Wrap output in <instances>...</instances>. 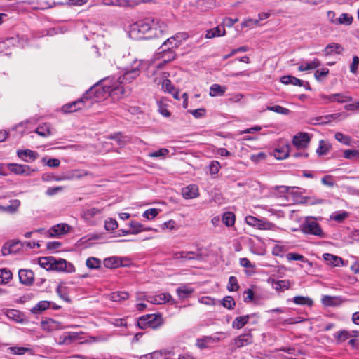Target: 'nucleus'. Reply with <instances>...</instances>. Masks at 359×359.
Here are the masks:
<instances>
[{"label": "nucleus", "instance_id": "680f3d73", "mask_svg": "<svg viewBox=\"0 0 359 359\" xmlns=\"http://www.w3.org/2000/svg\"><path fill=\"white\" fill-rule=\"evenodd\" d=\"M220 168V164L217 161H212L209 165V171L211 175H216L218 173Z\"/></svg>", "mask_w": 359, "mask_h": 359}, {"label": "nucleus", "instance_id": "473e14b6", "mask_svg": "<svg viewBox=\"0 0 359 359\" xmlns=\"http://www.w3.org/2000/svg\"><path fill=\"white\" fill-rule=\"evenodd\" d=\"M292 302L298 305H306L309 307L312 306L313 304V301L308 297L303 296H296L293 298Z\"/></svg>", "mask_w": 359, "mask_h": 359}, {"label": "nucleus", "instance_id": "20e7f679", "mask_svg": "<svg viewBox=\"0 0 359 359\" xmlns=\"http://www.w3.org/2000/svg\"><path fill=\"white\" fill-rule=\"evenodd\" d=\"M163 318L159 314H147L141 316L137 320V326L140 329L151 327L157 329L163 324Z\"/></svg>", "mask_w": 359, "mask_h": 359}, {"label": "nucleus", "instance_id": "6e6552de", "mask_svg": "<svg viewBox=\"0 0 359 359\" xmlns=\"http://www.w3.org/2000/svg\"><path fill=\"white\" fill-rule=\"evenodd\" d=\"M85 107H87V104L83 96L82 97L78 99L77 100L63 105L62 107V111L65 114L72 113L75 112Z\"/></svg>", "mask_w": 359, "mask_h": 359}, {"label": "nucleus", "instance_id": "58836bf2", "mask_svg": "<svg viewBox=\"0 0 359 359\" xmlns=\"http://www.w3.org/2000/svg\"><path fill=\"white\" fill-rule=\"evenodd\" d=\"M348 217V213L344 210L334 212L330 215L332 220L341 222Z\"/></svg>", "mask_w": 359, "mask_h": 359}, {"label": "nucleus", "instance_id": "49530a36", "mask_svg": "<svg viewBox=\"0 0 359 359\" xmlns=\"http://www.w3.org/2000/svg\"><path fill=\"white\" fill-rule=\"evenodd\" d=\"M266 110L283 115H288L290 113V111L288 109L283 107L280 105L269 106L266 107Z\"/></svg>", "mask_w": 359, "mask_h": 359}, {"label": "nucleus", "instance_id": "2f4dec72", "mask_svg": "<svg viewBox=\"0 0 359 359\" xmlns=\"http://www.w3.org/2000/svg\"><path fill=\"white\" fill-rule=\"evenodd\" d=\"M235 215L231 212H226L223 214L222 222L228 227H231L235 224Z\"/></svg>", "mask_w": 359, "mask_h": 359}, {"label": "nucleus", "instance_id": "39448f33", "mask_svg": "<svg viewBox=\"0 0 359 359\" xmlns=\"http://www.w3.org/2000/svg\"><path fill=\"white\" fill-rule=\"evenodd\" d=\"M245 220L249 226L255 227L260 230H273L275 227V225L273 223L266 219H260L251 215L246 216Z\"/></svg>", "mask_w": 359, "mask_h": 359}, {"label": "nucleus", "instance_id": "c9c22d12", "mask_svg": "<svg viewBox=\"0 0 359 359\" xmlns=\"http://www.w3.org/2000/svg\"><path fill=\"white\" fill-rule=\"evenodd\" d=\"M51 302L49 301H40L34 307L32 308V312L33 313H38L41 311H45L50 308Z\"/></svg>", "mask_w": 359, "mask_h": 359}, {"label": "nucleus", "instance_id": "69168bd1", "mask_svg": "<svg viewBox=\"0 0 359 359\" xmlns=\"http://www.w3.org/2000/svg\"><path fill=\"white\" fill-rule=\"evenodd\" d=\"M286 257L289 261H291V260L302 261V262L306 261V259L303 255L297 254V253L290 252V253H288L286 255Z\"/></svg>", "mask_w": 359, "mask_h": 359}, {"label": "nucleus", "instance_id": "052dcab7", "mask_svg": "<svg viewBox=\"0 0 359 359\" xmlns=\"http://www.w3.org/2000/svg\"><path fill=\"white\" fill-rule=\"evenodd\" d=\"M276 289L280 290H287L290 287V283L288 280H283L277 281L276 283Z\"/></svg>", "mask_w": 359, "mask_h": 359}, {"label": "nucleus", "instance_id": "393cba45", "mask_svg": "<svg viewBox=\"0 0 359 359\" xmlns=\"http://www.w3.org/2000/svg\"><path fill=\"white\" fill-rule=\"evenodd\" d=\"M213 344L214 341H212V336H203L201 338L197 339L196 343L200 349L207 348Z\"/></svg>", "mask_w": 359, "mask_h": 359}, {"label": "nucleus", "instance_id": "4c0bfd02", "mask_svg": "<svg viewBox=\"0 0 359 359\" xmlns=\"http://www.w3.org/2000/svg\"><path fill=\"white\" fill-rule=\"evenodd\" d=\"M337 344L342 343L351 337V333L347 330H341L334 334Z\"/></svg>", "mask_w": 359, "mask_h": 359}, {"label": "nucleus", "instance_id": "603ef678", "mask_svg": "<svg viewBox=\"0 0 359 359\" xmlns=\"http://www.w3.org/2000/svg\"><path fill=\"white\" fill-rule=\"evenodd\" d=\"M117 227H118V223L115 219H114L112 218H108L107 219L105 220L104 229L107 231L114 230V229H117Z\"/></svg>", "mask_w": 359, "mask_h": 359}, {"label": "nucleus", "instance_id": "338daca9", "mask_svg": "<svg viewBox=\"0 0 359 359\" xmlns=\"http://www.w3.org/2000/svg\"><path fill=\"white\" fill-rule=\"evenodd\" d=\"M335 138L336 140H337L339 142L344 144H349L350 143V137L342 134L341 133H337L335 134Z\"/></svg>", "mask_w": 359, "mask_h": 359}, {"label": "nucleus", "instance_id": "cd10ccee", "mask_svg": "<svg viewBox=\"0 0 359 359\" xmlns=\"http://www.w3.org/2000/svg\"><path fill=\"white\" fill-rule=\"evenodd\" d=\"M250 318V315L236 317L232 323V327L238 330L241 329L248 323Z\"/></svg>", "mask_w": 359, "mask_h": 359}, {"label": "nucleus", "instance_id": "f257e3e1", "mask_svg": "<svg viewBox=\"0 0 359 359\" xmlns=\"http://www.w3.org/2000/svg\"><path fill=\"white\" fill-rule=\"evenodd\" d=\"M149 66L147 61L142 60H135L130 66L125 69L122 76L117 79H108V83L101 86L96 84L87 90L83 95L87 107H90L95 102H97L107 96L111 97L114 100H118L122 97L126 90L123 87V83H130L137 78L144 67Z\"/></svg>", "mask_w": 359, "mask_h": 359}, {"label": "nucleus", "instance_id": "423d86ee", "mask_svg": "<svg viewBox=\"0 0 359 359\" xmlns=\"http://www.w3.org/2000/svg\"><path fill=\"white\" fill-rule=\"evenodd\" d=\"M302 231L306 234H312L320 238L324 237V233L320 225L312 219H307L306 220L305 223L302 225Z\"/></svg>", "mask_w": 359, "mask_h": 359}, {"label": "nucleus", "instance_id": "ddd939ff", "mask_svg": "<svg viewBox=\"0 0 359 359\" xmlns=\"http://www.w3.org/2000/svg\"><path fill=\"white\" fill-rule=\"evenodd\" d=\"M71 229V226L67 224L61 223L52 226L48 233L50 237H57L67 233Z\"/></svg>", "mask_w": 359, "mask_h": 359}, {"label": "nucleus", "instance_id": "5701e85b", "mask_svg": "<svg viewBox=\"0 0 359 359\" xmlns=\"http://www.w3.org/2000/svg\"><path fill=\"white\" fill-rule=\"evenodd\" d=\"M252 335L250 333L241 334L235 339V344L237 348L248 345L252 342Z\"/></svg>", "mask_w": 359, "mask_h": 359}, {"label": "nucleus", "instance_id": "e2e57ef3", "mask_svg": "<svg viewBox=\"0 0 359 359\" xmlns=\"http://www.w3.org/2000/svg\"><path fill=\"white\" fill-rule=\"evenodd\" d=\"M288 156V151L287 149H276L274 151V156L277 159H283L287 157Z\"/></svg>", "mask_w": 359, "mask_h": 359}, {"label": "nucleus", "instance_id": "c756f323", "mask_svg": "<svg viewBox=\"0 0 359 359\" xmlns=\"http://www.w3.org/2000/svg\"><path fill=\"white\" fill-rule=\"evenodd\" d=\"M12 272L6 269L3 268L0 269V284L6 285L12 279Z\"/></svg>", "mask_w": 359, "mask_h": 359}, {"label": "nucleus", "instance_id": "b1692460", "mask_svg": "<svg viewBox=\"0 0 359 359\" xmlns=\"http://www.w3.org/2000/svg\"><path fill=\"white\" fill-rule=\"evenodd\" d=\"M109 299L115 302H121L129 298V294L124 291H118L110 293Z\"/></svg>", "mask_w": 359, "mask_h": 359}, {"label": "nucleus", "instance_id": "f704fd0d", "mask_svg": "<svg viewBox=\"0 0 359 359\" xmlns=\"http://www.w3.org/2000/svg\"><path fill=\"white\" fill-rule=\"evenodd\" d=\"M35 133L43 137H47L51 135L50 126L47 123L39 126L36 128Z\"/></svg>", "mask_w": 359, "mask_h": 359}, {"label": "nucleus", "instance_id": "6ab92c4d", "mask_svg": "<svg viewBox=\"0 0 359 359\" xmlns=\"http://www.w3.org/2000/svg\"><path fill=\"white\" fill-rule=\"evenodd\" d=\"M344 50V48L341 45L337 43H331L327 45L325 49L323 50L325 56L332 55L334 54L340 55Z\"/></svg>", "mask_w": 359, "mask_h": 359}, {"label": "nucleus", "instance_id": "1a4fd4ad", "mask_svg": "<svg viewBox=\"0 0 359 359\" xmlns=\"http://www.w3.org/2000/svg\"><path fill=\"white\" fill-rule=\"evenodd\" d=\"M174 259L187 260H201L203 255L200 252L193 251H180L175 252L172 255Z\"/></svg>", "mask_w": 359, "mask_h": 359}, {"label": "nucleus", "instance_id": "de8ad7c7", "mask_svg": "<svg viewBox=\"0 0 359 359\" xmlns=\"http://www.w3.org/2000/svg\"><path fill=\"white\" fill-rule=\"evenodd\" d=\"M169 154L168 149L165 148H161L158 151L151 152L148 156L151 158H162L165 157Z\"/></svg>", "mask_w": 359, "mask_h": 359}, {"label": "nucleus", "instance_id": "9d476101", "mask_svg": "<svg viewBox=\"0 0 359 359\" xmlns=\"http://www.w3.org/2000/svg\"><path fill=\"white\" fill-rule=\"evenodd\" d=\"M321 98L325 100V103L338 102L346 103L352 100L351 97L344 93H336L329 95H322Z\"/></svg>", "mask_w": 359, "mask_h": 359}, {"label": "nucleus", "instance_id": "bf43d9fd", "mask_svg": "<svg viewBox=\"0 0 359 359\" xmlns=\"http://www.w3.org/2000/svg\"><path fill=\"white\" fill-rule=\"evenodd\" d=\"M359 156V151L347 149L344 152V157L347 159H353Z\"/></svg>", "mask_w": 359, "mask_h": 359}, {"label": "nucleus", "instance_id": "7c9ffc66", "mask_svg": "<svg viewBox=\"0 0 359 359\" xmlns=\"http://www.w3.org/2000/svg\"><path fill=\"white\" fill-rule=\"evenodd\" d=\"M226 88L219 84H213L210 88V95L211 97L222 96L224 94Z\"/></svg>", "mask_w": 359, "mask_h": 359}, {"label": "nucleus", "instance_id": "a211bd4d", "mask_svg": "<svg viewBox=\"0 0 359 359\" xmlns=\"http://www.w3.org/2000/svg\"><path fill=\"white\" fill-rule=\"evenodd\" d=\"M182 194L186 199H192L199 196L198 187L196 184H189L182 189Z\"/></svg>", "mask_w": 359, "mask_h": 359}, {"label": "nucleus", "instance_id": "0e129e2a", "mask_svg": "<svg viewBox=\"0 0 359 359\" xmlns=\"http://www.w3.org/2000/svg\"><path fill=\"white\" fill-rule=\"evenodd\" d=\"M175 41V39L172 38V37H170L169 39H168L161 46V48H167V49H170V50H173V48H177L178 46H174V43Z\"/></svg>", "mask_w": 359, "mask_h": 359}, {"label": "nucleus", "instance_id": "f8f14e48", "mask_svg": "<svg viewBox=\"0 0 359 359\" xmlns=\"http://www.w3.org/2000/svg\"><path fill=\"white\" fill-rule=\"evenodd\" d=\"M310 142V137L306 133H300L294 136L292 143L297 149H304L307 147Z\"/></svg>", "mask_w": 359, "mask_h": 359}, {"label": "nucleus", "instance_id": "412c9836", "mask_svg": "<svg viewBox=\"0 0 359 359\" xmlns=\"http://www.w3.org/2000/svg\"><path fill=\"white\" fill-rule=\"evenodd\" d=\"M102 212V209H99L97 208H90L86 210H84L82 212V217L87 222H90L91 219L97 215H101Z\"/></svg>", "mask_w": 359, "mask_h": 359}, {"label": "nucleus", "instance_id": "4468645a", "mask_svg": "<svg viewBox=\"0 0 359 359\" xmlns=\"http://www.w3.org/2000/svg\"><path fill=\"white\" fill-rule=\"evenodd\" d=\"M24 247V244L20 241L8 242L4 244L1 249L4 256L8 255L12 253H16L21 248Z\"/></svg>", "mask_w": 359, "mask_h": 359}, {"label": "nucleus", "instance_id": "4be33fe9", "mask_svg": "<svg viewBox=\"0 0 359 359\" xmlns=\"http://www.w3.org/2000/svg\"><path fill=\"white\" fill-rule=\"evenodd\" d=\"M323 259L327 264L333 266H340L343 265V259L341 257L332 254L325 253L323 255Z\"/></svg>", "mask_w": 359, "mask_h": 359}, {"label": "nucleus", "instance_id": "ea45409f", "mask_svg": "<svg viewBox=\"0 0 359 359\" xmlns=\"http://www.w3.org/2000/svg\"><path fill=\"white\" fill-rule=\"evenodd\" d=\"M330 149V145L325 142L324 140H320L319 142V145L318 149H316V153L318 156H323L327 154Z\"/></svg>", "mask_w": 359, "mask_h": 359}, {"label": "nucleus", "instance_id": "e433bc0d", "mask_svg": "<svg viewBox=\"0 0 359 359\" xmlns=\"http://www.w3.org/2000/svg\"><path fill=\"white\" fill-rule=\"evenodd\" d=\"M353 18L348 13H342L337 18L336 25H350L353 22Z\"/></svg>", "mask_w": 359, "mask_h": 359}, {"label": "nucleus", "instance_id": "a19ab883", "mask_svg": "<svg viewBox=\"0 0 359 359\" xmlns=\"http://www.w3.org/2000/svg\"><path fill=\"white\" fill-rule=\"evenodd\" d=\"M162 51L159 53H162V57L164 58V62H168L172 60H174L175 57V53L173 50H170L167 48H161Z\"/></svg>", "mask_w": 359, "mask_h": 359}, {"label": "nucleus", "instance_id": "dca6fc26", "mask_svg": "<svg viewBox=\"0 0 359 359\" xmlns=\"http://www.w3.org/2000/svg\"><path fill=\"white\" fill-rule=\"evenodd\" d=\"M20 282L25 285H31L34 280V272L28 269H20L18 271Z\"/></svg>", "mask_w": 359, "mask_h": 359}, {"label": "nucleus", "instance_id": "37998d69", "mask_svg": "<svg viewBox=\"0 0 359 359\" xmlns=\"http://www.w3.org/2000/svg\"><path fill=\"white\" fill-rule=\"evenodd\" d=\"M129 226L131 228V234H137L142 231H144V226L138 222L131 221L129 223Z\"/></svg>", "mask_w": 359, "mask_h": 359}, {"label": "nucleus", "instance_id": "5fc2aeb1", "mask_svg": "<svg viewBox=\"0 0 359 359\" xmlns=\"http://www.w3.org/2000/svg\"><path fill=\"white\" fill-rule=\"evenodd\" d=\"M56 292L61 299L65 302H70V299L66 292V288L61 285L58 286L56 289Z\"/></svg>", "mask_w": 359, "mask_h": 359}, {"label": "nucleus", "instance_id": "a18cd8bd", "mask_svg": "<svg viewBox=\"0 0 359 359\" xmlns=\"http://www.w3.org/2000/svg\"><path fill=\"white\" fill-rule=\"evenodd\" d=\"M6 316L8 318L13 319L16 322H22V317L19 311L15 309H10L6 311Z\"/></svg>", "mask_w": 359, "mask_h": 359}, {"label": "nucleus", "instance_id": "8fccbe9b", "mask_svg": "<svg viewBox=\"0 0 359 359\" xmlns=\"http://www.w3.org/2000/svg\"><path fill=\"white\" fill-rule=\"evenodd\" d=\"M239 288V285L237 281V278L235 276H230L229 278V283L227 289L229 291H237Z\"/></svg>", "mask_w": 359, "mask_h": 359}, {"label": "nucleus", "instance_id": "0eeeda50", "mask_svg": "<svg viewBox=\"0 0 359 359\" xmlns=\"http://www.w3.org/2000/svg\"><path fill=\"white\" fill-rule=\"evenodd\" d=\"M8 168L13 173L23 176H31L33 172L37 171L36 169L25 164L10 163Z\"/></svg>", "mask_w": 359, "mask_h": 359}, {"label": "nucleus", "instance_id": "c03bdc74", "mask_svg": "<svg viewBox=\"0 0 359 359\" xmlns=\"http://www.w3.org/2000/svg\"><path fill=\"white\" fill-rule=\"evenodd\" d=\"M161 88H162L163 90H164L165 92H168L169 93L170 92H172L174 90V89L175 88L174 87V86L172 84L171 81L169 79H166L165 74H163V81L161 83Z\"/></svg>", "mask_w": 359, "mask_h": 359}, {"label": "nucleus", "instance_id": "7ed1b4c3", "mask_svg": "<svg viewBox=\"0 0 359 359\" xmlns=\"http://www.w3.org/2000/svg\"><path fill=\"white\" fill-rule=\"evenodd\" d=\"M39 262L43 267H46L48 264H50V266L52 269L58 271L72 273L75 271L74 265L63 259H56L52 257H42L39 259Z\"/></svg>", "mask_w": 359, "mask_h": 359}, {"label": "nucleus", "instance_id": "3c124183", "mask_svg": "<svg viewBox=\"0 0 359 359\" xmlns=\"http://www.w3.org/2000/svg\"><path fill=\"white\" fill-rule=\"evenodd\" d=\"M222 304L228 309H232L236 305V302L233 297L226 296L222 299Z\"/></svg>", "mask_w": 359, "mask_h": 359}, {"label": "nucleus", "instance_id": "774afa93", "mask_svg": "<svg viewBox=\"0 0 359 359\" xmlns=\"http://www.w3.org/2000/svg\"><path fill=\"white\" fill-rule=\"evenodd\" d=\"M321 182L324 185L330 187H333L335 184L333 177L331 175H325L321 179Z\"/></svg>", "mask_w": 359, "mask_h": 359}, {"label": "nucleus", "instance_id": "6e6d98bb", "mask_svg": "<svg viewBox=\"0 0 359 359\" xmlns=\"http://www.w3.org/2000/svg\"><path fill=\"white\" fill-rule=\"evenodd\" d=\"M359 66V57L358 56H353V61L350 65V72L353 74H358V69Z\"/></svg>", "mask_w": 359, "mask_h": 359}, {"label": "nucleus", "instance_id": "f3484780", "mask_svg": "<svg viewBox=\"0 0 359 359\" xmlns=\"http://www.w3.org/2000/svg\"><path fill=\"white\" fill-rule=\"evenodd\" d=\"M17 156L25 162H33L39 157L37 152L30 149H19Z\"/></svg>", "mask_w": 359, "mask_h": 359}, {"label": "nucleus", "instance_id": "bb28decb", "mask_svg": "<svg viewBox=\"0 0 359 359\" xmlns=\"http://www.w3.org/2000/svg\"><path fill=\"white\" fill-rule=\"evenodd\" d=\"M194 290L187 285H182L177 289V294L178 297L182 299H187L193 292Z\"/></svg>", "mask_w": 359, "mask_h": 359}, {"label": "nucleus", "instance_id": "aec40b11", "mask_svg": "<svg viewBox=\"0 0 359 359\" xmlns=\"http://www.w3.org/2000/svg\"><path fill=\"white\" fill-rule=\"evenodd\" d=\"M78 338L76 332H65L57 338V343L60 345H69Z\"/></svg>", "mask_w": 359, "mask_h": 359}, {"label": "nucleus", "instance_id": "13d9d810", "mask_svg": "<svg viewBox=\"0 0 359 359\" xmlns=\"http://www.w3.org/2000/svg\"><path fill=\"white\" fill-rule=\"evenodd\" d=\"M9 350L13 354L15 355H24L25 353L28 352L30 349L26 347H17L13 346L10 347Z\"/></svg>", "mask_w": 359, "mask_h": 359}, {"label": "nucleus", "instance_id": "79ce46f5", "mask_svg": "<svg viewBox=\"0 0 359 359\" xmlns=\"http://www.w3.org/2000/svg\"><path fill=\"white\" fill-rule=\"evenodd\" d=\"M86 264L90 269H96L100 267L101 261L96 257H89L87 259Z\"/></svg>", "mask_w": 359, "mask_h": 359}, {"label": "nucleus", "instance_id": "2eb2a0df", "mask_svg": "<svg viewBox=\"0 0 359 359\" xmlns=\"http://www.w3.org/2000/svg\"><path fill=\"white\" fill-rule=\"evenodd\" d=\"M280 81L282 83L285 85L292 84L294 86H304L306 89H311L308 82H304V81L293 76H283L280 78Z\"/></svg>", "mask_w": 359, "mask_h": 359}, {"label": "nucleus", "instance_id": "a878e982", "mask_svg": "<svg viewBox=\"0 0 359 359\" xmlns=\"http://www.w3.org/2000/svg\"><path fill=\"white\" fill-rule=\"evenodd\" d=\"M320 62L318 59L315 58L311 62H306L300 65L298 67L299 71L304 72L306 70L314 69L320 66Z\"/></svg>", "mask_w": 359, "mask_h": 359}, {"label": "nucleus", "instance_id": "c85d7f7f", "mask_svg": "<svg viewBox=\"0 0 359 359\" xmlns=\"http://www.w3.org/2000/svg\"><path fill=\"white\" fill-rule=\"evenodd\" d=\"M226 34L224 28L216 27L213 29H209L206 32L205 37L207 39H212L216 36H224Z\"/></svg>", "mask_w": 359, "mask_h": 359}, {"label": "nucleus", "instance_id": "f03ea898", "mask_svg": "<svg viewBox=\"0 0 359 359\" xmlns=\"http://www.w3.org/2000/svg\"><path fill=\"white\" fill-rule=\"evenodd\" d=\"M167 31V25L159 19L146 18L133 24L129 35L135 39H151L162 36Z\"/></svg>", "mask_w": 359, "mask_h": 359}, {"label": "nucleus", "instance_id": "9b49d317", "mask_svg": "<svg viewBox=\"0 0 359 359\" xmlns=\"http://www.w3.org/2000/svg\"><path fill=\"white\" fill-rule=\"evenodd\" d=\"M137 299H140L141 298L138 297ZM142 299L154 304H161L169 302L171 299V296L168 293H161L156 295L144 296Z\"/></svg>", "mask_w": 359, "mask_h": 359}, {"label": "nucleus", "instance_id": "09e8293b", "mask_svg": "<svg viewBox=\"0 0 359 359\" xmlns=\"http://www.w3.org/2000/svg\"><path fill=\"white\" fill-rule=\"evenodd\" d=\"M329 74V69L327 68H322L315 72L314 76L318 81L323 80Z\"/></svg>", "mask_w": 359, "mask_h": 359}, {"label": "nucleus", "instance_id": "72a5a7b5", "mask_svg": "<svg viewBox=\"0 0 359 359\" xmlns=\"http://www.w3.org/2000/svg\"><path fill=\"white\" fill-rule=\"evenodd\" d=\"M10 203V205L2 208V212H7L11 214L17 212L20 205V201L18 199H14L11 201Z\"/></svg>", "mask_w": 359, "mask_h": 359}, {"label": "nucleus", "instance_id": "4d7b16f0", "mask_svg": "<svg viewBox=\"0 0 359 359\" xmlns=\"http://www.w3.org/2000/svg\"><path fill=\"white\" fill-rule=\"evenodd\" d=\"M229 337V334L225 332H217L213 335H212V341H214V344L217 343L224 339Z\"/></svg>", "mask_w": 359, "mask_h": 359}, {"label": "nucleus", "instance_id": "864d4df0", "mask_svg": "<svg viewBox=\"0 0 359 359\" xmlns=\"http://www.w3.org/2000/svg\"><path fill=\"white\" fill-rule=\"evenodd\" d=\"M159 213V210L156 208H150L147 210L143 213V217L148 219H152L156 217Z\"/></svg>", "mask_w": 359, "mask_h": 359}]
</instances>
